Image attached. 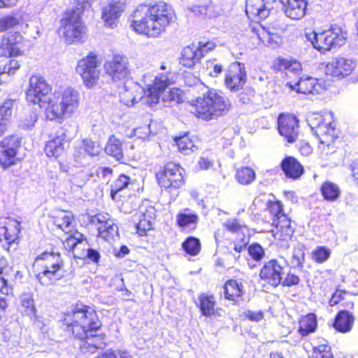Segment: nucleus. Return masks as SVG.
Masks as SVG:
<instances>
[{"mask_svg": "<svg viewBox=\"0 0 358 358\" xmlns=\"http://www.w3.org/2000/svg\"><path fill=\"white\" fill-rule=\"evenodd\" d=\"M64 322L69 329L68 331L83 341L80 348L84 352L94 353L97 349L106 346L103 338L97 333L101 324L92 308L83 305L76 306L72 313L65 315Z\"/></svg>", "mask_w": 358, "mask_h": 358, "instance_id": "nucleus-1", "label": "nucleus"}, {"mask_svg": "<svg viewBox=\"0 0 358 358\" xmlns=\"http://www.w3.org/2000/svg\"><path fill=\"white\" fill-rule=\"evenodd\" d=\"M131 27L136 33L148 37H157L176 19L173 8L164 3L141 4L131 15Z\"/></svg>", "mask_w": 358, "mask_h": 358, "instance_id": "nucleus-2", "label": "nucleus"}, {"mask_svg": "<svg viewBox=\"0 0 358 358\" xmlns=\"http://www.w3.org/2000/svg\"><path fill=\"white\" fill-rule=\"evenodd\" d=\"M79 94L72 88L55 92L50 95L45 106L46 117L52 121L61 122L70 117L78 106Z\"/></svg>", "mask_w": 358, "mask_h": 358, "instance_id": "nucleus-3", "label": "nucleus"}, {"mask_svg": "<svg viewBox=\"0 0 358 358\" xmlns=\"http://www.w3.org/2000/svg\"><path fill=\"white\" fill-rule=\"evenodd\" d=\"M169 81L167 75L159 73L155 77L153 85L150 87L145 96H142L143 90L136 84L131 83V86L124 85V91L120 93V101L128 106H134L135 103L141 101L143 103L153 107L159 102L158 91L163 89Z\"/></svg>", "mask_w": 358, "mask_h": 358, "instance_id": "nucleus-4", "label": "nucleus"}, {"mask_svg": "<svg viewBox=\"0 0 358 358\" xmlns=\"http://www.w3.org/2000/svg\"><path fill=\"white\" fill-rule=\"evenodd\" d=\"M196 115L210 120L226 114L231 108L229 100L215 90H208L195 103Z\"/></svg>", "mask_w": 358, "mask_h": 358, "instance_id": "nucleus-5", "label": "nucleus"}, {"mask_svg": "<svg viewBox=\"0 0 358 358\" xmlns=\"http://www.w3.org/2000/svg\"><path fill=\"white\" fill-rule=\"evenodd\" d=\"M306 38L315 49L324 52L341 47L345 43V34L338 27H332L322 32L306 34Z\"/></svg>", "mask_w": 358, "mask_h": 358, "instance_id": "nucleus-6", "label": "nucleus"}, {"mask_svg": "<svg viewBox=\"0 0 358 358\" xmlns=\"http://www.w3.org/2000/svg\"><path fill=\"white\" fill-rule=\"evenodd\" d=\"M331 119V113H327L325 115L313 114L307 119L308 125L315 132L320 144L327 147L331 146L338 138V134L335 126L332 124Z\"/></svg>", "mask_w": 358, "mask_h": 358, "instance_id": "nucleus-7", "label": "nucleus"}, {"mask_svg": "<svg viewBox=\"0 0 358 358\" xmlns=\"http://www.w3.org/2000/svg\"><path fill=\"white\" fill-rule=\"evenodd\" d=\"M81 11L73 9L65 13L61 20L59 32L68 43L83 39L85 27L81 21Z\"/></svg>", "mask_w": 358, "mask_h": 358, "instance_id": "nucleus-8", "label": "nucleus"}, {"mask_svg": "<svg viewBox=\"0 0 358 358\" xmlns=\"http://www.w3.org/2000/svg\"><path fill=\"white\" fill-rule=\"evenodd\" d=\"M36 260L45 262L43 270L36 275V278L42 285L48 286L61 278V275L57 276V272L63 264L59 252H45L38 255Z\"/></svg>", "mask_w": 358, "mask_h": 358, "instance_id": "nucleus-9", "label": "nucleus"}, {"mask_svg": "<svg viewBox=\"0 0 358 358\" xmlns=\"http://www.w3.org/2000/svg\"><path fill=\"white\" fill-rule=\"evenodd\" d=\"M185 170L173 162L167 163L164 170L157 173L159 185L171 192L172 189L180 188L185 184Z\"/></svg>", "mask_w": 358, "mask_h": 358, "instance_id": "nucleus-10", "label": "nucleus"}, {"mask_svg": "<svg viewBox=\"0 0 358 358\" xmlns=\"http://www.w3.org/2000/svg\"><path fill=\"white\" fill-rule=\"evenodd\" d=\"M101 61L97 55H89L80 59L77 64L76 71L80 75L84 84L88 87H94L100 76Z\"/></svg>", "mask_w": 358, "mask_h": 358, "instance_id": "nucleus-11", "label": "nucleus"}, {"mask_svg": "<svg viewBox=\"0 0 358 358\" xmlns=\"http://www.w3.org/2000/svg\"><path fill=\"white\" fill-rule=\"evenodd\" d=\"M50 86L43 77L31 76L26 93L27 100L34 104H38L41 108L45 107L48 99L52 95L50 94Z\"/></svg>", "mask_w": 358, "mask_h": 358, "instance_id": "nucleus-12", "label": "nucleus"}, {"mask_svg": "<svg viewBox=\"0 0 358 358\" xmlns=\"http://www.w3.org/2000/svg\"><path fill=\"white\" fill-rule=\"evenodd\" d=\"M22 138L16 135H10L0 142V165L3 169H8L15 165L19 161L17 157L21 146Z\"/></svg>", "mask_w": 358, "mask_h": 358, "instance_id": "nucleus-13", "label": "nucleus"}, {"mask_svg": "<svg viewBox=\"0 0 358 358\" xmlns=\"http://www.w3.org/2000/svg\"><path fill=\"white\" fill-rule=\"evenodd\" d=\"M104 69L114 82L125 81L130 75L128 59L120 55H115L106 61Z\"/></svg>", "mask_w": 358, "mask_h": 358, "instance_id": "nucleus-14", "label": "nucleus"}, {"mask_svg": "<svg viewBox=\"0 0 358 358\" xmlns=\"http://www.w3.org/2000/svg\"><path fill=\"white\" fill-rule=\"evenodd\" d=\"M284 271L281 262L272 259L264 262L259 271V278L267 284L276 287L282 282Z\"/></svg>", "mask_w": 358, "mask_h": 358, "instance_id": "nucleus-15", "label": "nucleus"}, {"mask_svg": "<svg viewBox=\"0 0 358 358\" xmlns=\"http://www.w3.org/2000/svg\"><path fill=\"white\" fill-rule=\"evenodd\" d=\"M247 76L245 64L240 62L231 64L225 73L224 83L231 91H238L246 83Z\"/></svg>", "mask_w": 358, "mask_h": 358, "instance_id": "nucleus-16", "label": "nucleus"}, {"mask_svg": "<svg viewBox=\"0 0 358 358\" xmlns=\"http://www.w3.org/2000/svg\"><path fill=\"white\" fill-rule=\"evenodd\" d=\"M90 222L97 226L99 236L106 241H110L118 236V227L108 214L98 213L92 216Z\"/></svg>", "mask_w": 358, "mask_h": 358, "instance_id": "nucleus-17", "label": "nucleus"}, {"mask_svg": "<svg viewBox=\"0 0 358 358\" xmlns=\"http://www.w3.org/2000/svg\"><path fill=\"white\" fill-rule=\"evenodd\" d=\"M271 225L275 228L272 229L275 238L282 241L281 245L287 248L288 242L294 232V228L291 226L290 220L285 213H282L280 217L272 218Z\"/></svg>", "mask_w": 358, "mask_h": 358, "instance_id": "nucleus-18", "label": "nucleus"}, {"mask_svg": "<svg viewBox=\"0 0 358 358\" xmlns=\"http://www.w3.org/2000/svg\"><path fill=\"white\" fill-rule=\"evenodd\" d=\"M278 131L288 143H294L299 134V121L292 115L280 114L278 118Z\"/></svg>", "mask_w": 358, "mask_h": 358, "instance_id": "nucleus-19", "label": "nucleus"}, {"mask_svg": "<svg viewBox=\"0 0 358 358\" xmlns=\"http://www.w3.org/2000/svg\"><path fill=\"white\" fill-rule=\"evenodd\" d=\"M156 209L154 206L143 205L136 213L135 217L138 220L136 224L137 233L140 236L146 234L147 231L152 229L153 222L156 217Z\"/></svg>", "mask_w": 358, "mask_h": 358, "instance_id": "nucleus-20", "label": "nucleus"}, {"mask_svg": "<svg viewBox=\"0 0 358 358\" xmlns=\"http://www.w3.org/2000/svg\"><path fill=\"white\" fill-rule=\"evenodd\" d=\"M355 66V62L345 57H336L324 69L325 73L334 77H344L350 74Z\"/></svg>", "mask_w": 358, "mask_h": 358, "instance_id": "nucleus-21", "label": "nucleus"}, {"mask_svg": "<svg viewBox=\"0 0 358 358\" xmlns=\"http://www.w3.org/2000/svg\"><path fill=\"white\" fill-rule=\"evenodd\" d=\"M271 6L266 0H247L245 12L252 20H264L270 14Z\"/></svg>", "mask_w": 358, "mask_h": 358, "instance_id": "nucleus-22", "label": "nucleus"}, {"mask_svg": "<svg viewBox=\"0 0 358 358\" xmlns=\"http://www.w3.org/2000/svg\"><path fill=\"white\" fill-rule=\"evenodd\" d=\"M285 87H288L290 91L294 90L297 93L301 94L319 93L321 89L320 85L317 83V79L310 76L306 78L301 76L294 84L292 82H287Z\"/></svg>", "mask_w": 358, "mask_h": 358, "instance_id": "nucleus-23", "label": "nucleus"}, {"mask_svg": "<svg viewBox=\"0 0 358 358\" xmlns=\"http://www.w3.org/2000/svg\"><path fill=\"white\" fill-rule=\"evenodd\" d=\"M285 15L292 20L301 19L306 15L307 1L306 0H280Z\"/></svg>", "mask_w": 358, "mask_h": 358, "instance_id": "nucleus-24", "label": "nucleus"}, {"mask_svg": "<svg viewBox=\"0 0 358 358\" xmlns=\"http://www.w3.org/2000/svg\"><path fill=\"white\" fill-rule=\"evenodd\" d=\"M67 143L66 135L63 130H61L57 133L56 137L46 143L45 152L49 157H57L62 154L65 145Z\"/></svg>", "mask_w": 358, "mask_h": 358, "instance_id": "nucleus-25", "label": "nucleus"}, {"mask_svg": "<svg viewBox=\"0 0 358 358\" xmlns=\"http://www.w3.org/2000/svg\"><path fill=\"white\" fill-rule=\"evenodd\" d=\"M164 74V73H162ZM171 73L166 72L164 75H167L169 78V81L167 85L163 87V89L158 91L159 93V99L162 96V101L164 103V106H172L174 103H178L181 101L180 93L181 91L178 88H172L170 89L169 91H165L166 87L172 83V76Z\"/></svg>", "mask_w": 358, "mask_h": 358, "instance_id": "nucleus-26", "label": "nucleus"}, {"mask_svg": "<svg viewBox=\"0 0 358 358\" xmlns=\"http://www.w3.org/2000/svg\"><path fill=\"white\" fill-rule=\"evenodd\" d=\"M124 9V5L121 2L109 3L103 8L102 19L109 27L116 24V22Z\"/></svg>", "mask_w": 358, "mask_h": 358, "instance_id": "nucleus-27", "label": "nucleus"}, {"mask_svg": "<svg viewBox=\"0 0 358 358\" xmlns=\"http://www.w3.org/2000/svg\"><path fill=\"white\" fill-rule=\"evenodd\" d=\"M281 167L286 176L296 179L303 173V167L293 157H287L281 162Z\"/></svg>", "mask_w": 358, "mask_h": 358, "instance_id": "nucleus-28", "label": "nucleus"}, {"mask_svg": "<svg viewBox=\"0 0 358 358\" xmlns=\"http://www.w3.org/2000/svg\"><path fill=\"white\" fill-rule=\"evenodd\" d=\"M176 222L181 228L194 229L199 222V216L196 213L185 208L176 215Z\"/></svg>", "mask_w": 358, "mask_h": 358, "instance_id": "nucleus-29", "label": "nucleus"}, {"mask_svg": "<svg viewBox=\"0 0 358 358\" xmlns=\"http://www.w3.org/2000/svg\"><path fill=\"white\" fill-rule=\"evenodd\" d=\"M201 57L202 52L199 51L198 46L189 45L182 50L180 64L184 66L192 67Z\"/></svg>", "mask_w": 358, "mask_h": 358, "instance_id": "nucleus-30", "label": "nucleus"}, {"mask_svg": "<svg viewBox=\"0 0 358 358\" xmlns=\"http://www.w3.org/2000/svg\"><path fill=\"white\" fill-rule=\"evenodd\" d=\"M354 323V317L346 310L340 311L334 323V328L343 333L350 331Z\"/></svg>", "mask_w": 358, "mask_h": 358, "instance_id": "nucleus-31", "label": "nucleus"}, {"mask_svg": "<svg viewBox=\"0 0 358 358\" xmlns=\"http://www.w3.org/2000/svg\"><path fill=\"white\" fill-rule=\"evenodd\" d=\"M277 65L279 71H285L287 76L293 74L299 77L301 74V64L296 60H288L284 58L278 59Z\"/></svg>", "mask_w": 358, "mask_h": 358, "instance_id": "nucleus-32", "label": "nucleus"}, {"mask_svg": "<svg viewBox=\"0 0 358 358\" xmlns=\"http://www.w3.org/2000/svg\"><path fill=\"white\" fill-rule=\"evenodd\" d=\"M20 310L22 314L31 319L36 317V308L33 296L30 293H24L20 296Z\"/></svg>", "mask_w": 358, "mask_h": 358, "instance_id": "nucleus-33", "label": "nucleus"}, {"mask_svg": "<svg viewBox=\"0 0 358 358\" xmlns=\"http://www.w3.org/2000/svg\"><path fill=\"white\" fill-rule=\"evenodd\" d=\"M243 284L235 280H229L224 287V294L226 299L231 301H236L237 298L242 296Z\"/></svg>", "mask_w": 358, "mask_h": 358, "instance_id": "nucleus-34", "label": "nucleus"}, {"mask_svg": "<svg viewBox=\"0 0 358 358\" xmlns=\"http://www.w3.org/2000/svg\"><path fill=\"white\" fill-rule=\"evenodd\" d=\"M105 152L108 155L120 160L123 158V150L122 141L116 138L114 135H111L105 147Z\"/></svg>", "mask_w": 358, "mask_h": 358, "instance_id": "nucleus-35", "label": "nucleus"}, {"mask_svg": "<svg viewBox=\"0 0 358 358\" xmlns=\"http://www.w3.org/2000/svg\"><path fill=\"white\" fill-rule=\"evenodd\" d=\"M17 107V100L11 99L6 100L0 106V118L8 124L13 115L16 113Z\"/></svg>", "mask_w": 358, "mask_h": 358, "instance_id": "nucleus-36", "label": "nucleus"}, {"mask_svg": "<svg viewBox=\"0 0 358 358\" xmlns=\"http://www.w3.org/2000/svg\"><path fill=\"white\" fill-rule=\"evenodd\" d=\"M3 232L1 234L3 239L7 242L8 246L13 243L16 239L17 234L20 233V223L16 220H10L3 228Z\"/></svg>", "mask_w": 358, "mask_h": 358, "instance_id": "nucleus-37", "label": "nucleus"}, {"mask_svg": "<svg viewBox=\"0 0 358 358\" xmlns=\"http://www.w3.org/2000/svg\"><path fill=\"white\" fill-rule=\"evenodd\" d=\"M131 184V178L124 175L121 174L110 185V196L113 200H117L118 194L127 188Z\"/></svg>", "mask_w": 358, "mask_h": 358, "instance_id": "nucleus-38", "label": "nucleus"}, {"mask_svg": "<svg viewBox=\"0 0 358 358\" xmlns=\"http://www.w3.org/2000/svg\"><path fill=\"white\" fill-rule=\"evenodd\" d=\"M304 250V245L301 243H297V245L294 248L292 256L289 259L291 267L294 268H303L305 262Z\"/></svg>", "mask_w": 358, "mask_h": 358, "instance_id": "nucleus-39", "label": "nucleus"}, {"mask_svg": "<svg viewBox=\"0 0 358 358\" xmlns=\"http://www.w3.org/2000/svg\"><path fill=\"white\" fill-rule=\"evenodd\" d=\"M324 199L329 201H335L340 196L341 191L338 186L330 181H326L320 188Z\"/></svg>", "mask_w": 358, "mask_h": 358, "instance_id": "nucleus-40", "label": "nucleus"}, {"mask_svg": "<svg viewBox=\"0 0 358 358\" xmlns=\"http://www.w3.org/2000/svg\"><path fill=\"white\" fill-rule=\"evenodd\" d=\"M317 327L316 316L314 314H308L299 323V331L303 336L308 335L315 331Z\"/></svg>", "mask_w": 358, "mask_h": 358, "instance_id": "nucleus-41", "label": "nucleus"}, {"mask_svg": "<svg viewBox=\"0 0 358 358\" xmlns=\"http://www.w3.org/2000/svg\"><path fill=\"white\" fill-rule=\"evenodd\" d=\"M174 141L178 150L184 155H189L197 149L194 141L187 135L176 136Z\"/></svg>", "mask_w": 358, "mask_h": 358, "instance_id": "nucleus-42", "label": "nucleus"}, {"mask_svg": "<svg viewBox=\"0 0 358 358\" xmlns=\"http://www.w3.org/2000/svg\"><path fill=\"white\" fill-rule=\"evenodd\" d=\"M199 308L201 313L206 317H210L215 313V301L213 296L201 294L199 296Z\"/></svg>", "mask_w": 358, "mask_h": 358, "instance_id": "nucleus-43", "label": "nucleus"}, {"mask_svg": "<svg viewBox=\"0 0 358 358\" xmlns=\"http://www.w3.org/2000/svg\"><path fill=\"white\" fill-rule=\"evenodd\" d=\"M54 224L61 229L65 233H69L73 228V218L66 212H62L54 218Z\"/></svg>", "mask_w": 358, "mask_h": 358, "instance_id": "nucleus-44", "label": "nucleus"}, {"mask_svg": "<svg viewBox=\"0 0 358 358\" xmlns=\"http://www.w3.org/2000/svg\"><path fill=\"white\" fill-rule=\"evenodd\" d=\"M236 179L240 184L248 185L255 180V173L251 168L243 167L237 170Z\"/></svg>", "mask_w": 358, "mask_h": 358, "instance_id": "nucleus-45", "label": "nucleus"}, {"mask_svg": "<svg viewBox=\"0 0 358 358\" xmlns=\"http://www.w3.org/2000/svg\"><path fill=\"white\" fill-rule=\"evenodd\" d=\"M182 249L189 255L195 256L201 250V243L195 237H188L182 245Z\"/></svg>", "mask_w": 358, "mask_h": 358, "instance_id": "nucleus-46", "label": "nucleus"}, {"mask_svg": "<svg viewBox=\"0 0 358 358\" xmlns=\"http://www.w3.org/2000/svg\"><path fill=\"white\" fill-rule=\"evenodd\" d=\"M6 41L8 42L12 49L13 48L15 49L14 50V55H16L17 56L21 55L22 54L21 48L23 40V37L21 35V34L20 32L16 31L12 34L6 36Z\"/></svg>", "mask_w": 358, "mask_h": 358, "instance_id": "nucleus-47", "label": "nucleus"}, {"mask_svg": "<svg viewBox=\"0 0 358 358\" xmlns=\"http://www.w3.org/2000/svg\"><path fill=\"white\" fill-rule=\"evenodd\" d=\"M309 358H334L331 347L327 345H320L313 348Z\"/></svg>", "mask_w": 358, "mask_h": 358, "instance_id": "nucleus-48", "label": "nucleus"}, {"mask_svg": "<svg viewBox=\"0 0 358 358\" xmlns=\"http://www.w3.org/2000/svg\"><path fill=\"white\" fill-rule=\"evenodd\" d=\"M38 116L34 111H29L24 117H21L19 127L23 129H29L34 126Z\"/></svg>", "mask_w": 358, "mask_h": 358, "instance_id": "nucleus-49", "label": "nucleus"}, {"mask_svg": "<svg viewBox=\"0 0 358 358\" xmlns=\"http://www.w3.org/2000/svg\"><path fill=\"white\" fill-rule=\"evenodd\" d=\"M330 254L329 249L320 246L312 252V258L317 263H323L329 259Z\"/></svg>", "mask_w": 358, "mask_h": 358, "instance_id": "nucleus-50", "label": "nucleus"}, {"mask_svg": "<svg viewBox=\"0 0 358 358\" xmlns=\"http://www.w3.org/2000/svg\"><path fill=\"white\" fill-rule=\"evenodd\" d=\"M258 39L262 42V43L268 47L275 48L277 45L275 38V34H271L265 30L262 29L260 33L257 34Z\"/></svg>", "mask_w": 358, "mask_h": 358, "instance_id": "nucleus-51", "label": "nucleus"}, {"mask_svg": "<svg viewBox=\"0 0 358 358\" xmlns=\"http://www.w3.org/2000/svg\"><path fill=\"white\" fill-rule=\"evenodd\" d=\"M75 257L79 259L87 257L93 262L97 263L100 259V254L97 250L88 248L85 250L83 249L80 253L75 254Z\"/></svg>", "mask_w": 358, "mask_h": 358, "instance_id": "nucleus-52", "label": "nucleus"}, {"mask_svg": "<svg viewBox=\"0 0 358 358\" xmlns=\"http://www.w3.org/2000/svg\"><path fill=\"white\" fill-rule=\"evenodd\" d=\"M19 23L17 17L13 15H6L0 18V32L11 29Z\"/></svg>", "mask_w": 358, "mask_h": 358, "instance_id": "nucleus-53", "label": "nucleus"}, {"mask_svg": "<svg viewBox=\"0 0 358 358\" xmlns=\"http://www.w3.org/2000/svg\"><path fill=\"white\" fill-rule=\"evenodd\" d=\"M248 253L250 256L255 261H261L264 256V250L263 248L258 243H253L248 248Z\"/></svg>", "mask_w": 358, "mask_h": 358, "instance_id": "nucleus-54", "label": "nucleus"}, {"mask_svg": "<svg viewBox=\"0 0 358 358\" xmlns=\"http://www.w3.org/2000/svg\"><path fill=\"white\" fill-rule=\"evenodd\" d=\"M223 226L226 230L232 233L238 232L245 227L240 220L235 218L227 220L223 223Z\"/></svg>", "mask_w": 358, "mask_h": 358, "instance_id": "nucleus-55", "label": "nucleus"}, {"mask_svg": "<svg viewBox=\"0 0 358 358\" xmlns=\"http://www.w3.org/2000/svg\"><path fill=\"white\" fill-rule=\"evenodd\" d=\"M14 50L15 49L14 48L12 49L8 42L6 41V36H3L0 41V56H17L16 55H14Z\"/></svg>", "mask_w": 358, "mask_h": 358, "instance_id": "nucleus-56", "label": "nucleus"}, {"mask_svg": "<svg viewBox=\"0 0 358 358\" xmlns=\"http://www.w3.org/2000/svg\"><path fill=\"white\" fill-rule=\"evenodd\" d=\"M212 9H213V6H199V5H195V6H193L192 8H190V10L195 15H206V16H208L210 17H212L215 16L211 13Z\"/></svg>", "mask_w": 358, "mask_h": 358, "instance_id": "nucleus-57", "label": "nucleus"}, {"mask_svg": "<svg viewBox=\"0 0 358 358\" xmlns=\"http://www.w3.org/2000/svg\"><path fill=\"white\" fill-rule=\"evenodd\" d=\"M267 211L273 217L272 218L279 217L282 212V205L279 201L272 202L269 204Z\"/></svg>", "mask_w": 358, "mask_h": 358, "instance_id": "nucleus-58", "label": "nucleus"}, {"mask_svg": "<svg viewBox=\"0 0 358 358\" xmlns=\"http://www.w3.org/2000/svg\"><path fill=\"white\" fill-rule=\"evenodd\" d=\"M134 135L138 138L146 139L151 134L150 124H145L133 130Z\"/></svg>", "mask_w": 358, "mask_h": 358, "instance_id": "nucleus-59", "label": "nucleus"}, {"mask_svg": "<svg viewBox=\"0 0 358 358\" xmlns=\"http://www.w3.org/2000/svg\"><path fill=\"white\" fill-rule=\"evenodd\" d=\"M300 282V278L298 275L288 272L285 278V279L282 280V282L280 285L285 287H291L294 285H297Z\"/></svg>", "mask_w": 358, "mask_h": 358, "instance_id": "nucleus-60", "label": "nucleus"}, {"mask_svg": "<svg viewBox=\"0 0 358 358\" xmlns=\"http://www.w3.org/2000/svg\"><path fill=\"white\" fill-rule=\"evenodd\" d=\"M19 68V62L16 59H11L9 60L8 63L4 64L2 73L13 75Z\"/></svg>", "mask_w": 358, "mask_h": 358, "instance_id": "nucleus-61", "label": "nucleus"}, {"mask_svg": "<svg viewBox=\"0 0 358 358\" xmlns=\"http://www.w3.org/2000/svg\"><path fill=\"white\" fill-rule=\"evenodd\" d=\"M83 143L86 153L90 156L98 155L99 148L95 146V143L93 141L91 140L85 139Z\"/></svg>", "mask_w": 358, "mask_h": 358, "instance_id": "nucleus-62", "label": "nucleus"}, {"mask_svg": "<svg viewBox=\"0 0 358 358\" xmlns=\"http://www.w3.org/2000/svg\"><path fill=\"white\" fill-rule=\"evenodd\" d=\"M64 247L69 251H78L80 248V246L78 245V241H76V238H71L69 236L67 238L64 242H63ZM78 252H76V254H78Z\"/></svg>", "mask_w": 358, "mask_h": 358, "instance_id": "nucleus-63", "label": "nucleus"}, {"mask_svg": "<svg viewBox=\"0 0 358 358\" xmlns=\"http://www.w3.org/2000/svg\"><path fill=\"white\" fill-rule=\"evenodd\" d=\"M207 67L208 69H212L209 72V75L213 77H217L223 71V67L221 64H215L213 62H208Z\"/></svg>", "mask_w": 358, "mask_h": 358, "instance_id": "nucleus-64", "label": "nucleus"}]
</instances>
